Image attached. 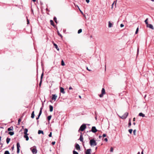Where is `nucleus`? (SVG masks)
<instances>
[{
  "instance_id": "47",
  "label": "nucleus",
  "mask_w": 154,
  "mask_h": 154,
  "mask_svg": "<svg viewBox=\"0 0 154 154\" xmlns=\"http://www.w3.org/2000/svg\"><path fill=\"white\" fill-rule=\"evenodd\" d=\"M106 134H103V136H102L103 137H106Z\"/></svg>"
},
{
  "instance_id": "1",
  "label": "nucleus",
  "mask_w": 154,
  "mask_h": 154,
  "mask_svg": "<svg viewBox=\"0 0 154 154\" xmlns=\"http://www.w3.org/2000/svg\"><path fill=\"white\" fill-rule=\"evenodd\" d=\"M90 144L91 147L94 146H96L97 144V143L96 141L94 139H92L90 140Z\"/></svg>"
},
{
  "instance_id": "64",
  "label": "nucleus",
  "mask_w": 154,
  "mask_h": 154,
  "mask_svg": "<svg viewBox=\"0 0 154 154\" xmlns=\"http://www.w3.org/2000/svg\"><path fill=\"white\" fill-rule=\"evenodd\" d=\"M95 118L96 119H96H97V117H96H96H95Z\"/></svg>"
},
{
  "instance_id": "32",
  "label": "nucleus",
  "mask_w": 154,
  "mask_h": 154,
  "mask_svg": "<svg viewBox=\"0 0 154 154\" xmlns=\"http://www.w3.org/2000/svg\"><path fill=\"white\" fill-rule=\"evenodd\" d=\"M148 20V19L147 18L145 20V23L146 24V25L148 24V22H147V20Z\"/></svg>"
},
{
  "instance_id": "21",
  "label": "nucleus",
  "mask_w": 154,
  "mask_h": 154,
  "mask_svg": "<svg viewBox=\"0 0 154 154\" xmlns=\"http://www.w3.org/2000/svg\"><path fill=\"white\" fill-rule=\"evenodd\" d=\"M105 90L104 88H103L101 90V94H105Z\"/></svg>"
},
{
  "instance_id": "54",
  "label": "nucleus",
  "mask_w": 154,
  "mask_h": 154,
  "mask_svg": "<svg viewBox=\"0 0 154 154\" xmlns=\"http://www.w3.org/2000/svg\"><path fill=\"white\" fill-rule=\"evenodd\" d=\"M133 121H135V118H134L133 119Z\"/></svg>"
},
{
  "instance_id": "53",
  "label": "nucleus",
  "mask_w": 154,
  "mask_h": 154,
  "mask_svg": "<svg viewBox=\"0 0 154 154\" xmlns=\"http://www.w3.org/2000/svg\"><path fill=\"white\" fill-rule=\"evenodd\" d=\"M115 1H114V2L112 4V7H113V5H114V3H115Z\"/></svg>"
},
{
  "instance_id": "19",
  "label": "nucleus",
  "mask_w": 154,
  "mask_h": 154,
  "mask_svg": "<svg viewBox=\"0 0 154 154\" xmlns=\"http://www.w3.org/2000/svg\"><path fill=\"white\" fill-rule=\"evenodd\" d=\"M139 116H142L143 117H145V115L142 112H140L139 114Z\"/></svg>"
},
{
  "instance_id": "17",
  "label": "nucleus",
  "mask_w": 154,
  "mask_h": 154,
  "mask_svg": "<svg viewBox=\"0 0 154 154\" xmlns=\"http://www.w3.org/2000/svg\"><path fill=\"white\" fill-rule=\"evenodd\" d=\"M53 45H54L55 47V48L57 49L58 51L59 50V49L58 48V46L56 44H55V43H54Z\"/></svg>"
},
{
  "instance_id": "43",
  "label": "nucleus",
  "mask_w": 154,
  "mask_h": 154,
  "mask_svg": "<svg viewBox=\"0 0 154 154\" xmlns=\"http://www.w3.org/2000/svg\"><path fill=\"white\" fill-rule=\"evenodd\" d=\"M48 136L50 137H51L52 136V132H50V134L48 135Z\"/></svg>"
},
{
  "instance_id": "9",
  "label": "nucleus",
  "mask_w": 154,
  "mask_h": 154,
  "mask_svg": "<svg viewBox=\"0 0 154 154\" xmlns=\"http://www.w3.org/2000/svg\"><path fill=\"white\" fill-rule=\"evenodd\" d=\"M146 26L148 27H149V28L152 29H154V28L153 26L151 24H148L146 25Z\"/></svg>"
},
{
  "instance_id": "38",
  "label": "nucleus",
  "mask_w": 154,
  "mask_h": 154,
  "mask_svg": "<svg viewBox=\"0 0 154 154\" xmlns=\"http://www.w3.org/2000/svg\"><path fill=\"white\" fill-rule=\"evenodd\" d=\"M41 113H39L38 117L36 118L37 120H38V119H39V117L40 116V115H41Z\"/></svg>"
},
{
  "instance_id": "39",
  "label": "nucleus",
  "mask_w": 154,
  "mask_h": 154,
  "mask_svg": "<svg viewBox=\"0 0 154 154\" xmlns=\"http://www.w3.org/2000/svg\"><path fill=\"white\" fill-rule=\"evenodd\" d=\"M73 154H79L78 152L75 150L73 151Z\"/></svg>"
},
{
  "instance_id": "8",
  "label": "nucleus",
  "mask_w": 154,
  "mask_h": 154,
  "mask_svg": "<svg viewBox=\"0 0 154 154\" xmlns=\"http://www.w3.org/2000/svg\"><path fill=\"white\" fill-rule=\"evenodd\" d=\"M60 92L63 93V94H64L65 92L64 91V88L60 87Z\"/></svg>"
},
{
  "instance_id": "41",
  "label": "nucleus",
  "mask_w": 154,
  "mask_h": 154,
  "mask_svg": "<svg viewBox=\"0 0 154 154\" xmlns=\"http://www.w3.org/2000/svg\"><path fill=\"white\" fill-rule=\"evenodd\" d=\"M113 148L112 147H111V148H110V151L111 152H112L113 151Z\"/></svg>"
},
{
  "instance_id": "52",
  "label": "nucleus",
  "mask_w": 154,
  "mask_h": 154,
  "mask_svg": "<svg viewBox=\"0 0 154 154\" xmlns=\"http://www.w3.org/2000/svg\"><path fill=\"white\" fill-rule=\"evenodd\" d=\"M86 69L87 70H88L89 71H91V70L89 69L88 67H86Z\"/></svg>"
},
{
  "instance_id": "37",
  "label": "nucleus",
  "mask_w": 154,
  "mask_h": 154,
  "mask_svg": "<svg viewBox=\"0 0 154 154\" xmlns=\"http://www.w3.org/2000/svg\"><path fill=\"white\" fill-rule=\"evenodd\" d=\"M136 129H134L133 131V134H134V135H136Z\"/></svg>"
},
{
  "instance_id": "42",
  "label": "nucleus",
  "mask_w": 154,
  "mask_h": 154,
  "mask_svg": "<svg viewBox=\"0 0 154 154\" xmlns=\"http://www.w3.org/2000/svg\"><path fill=\"white\" fill-rule=\"evenodd\" d=\"M21 120L20 119H19L18 120V124L19 125L20 123V122Z\"/></svg>"
},
{
  "instance_id": "59",
  "label": "nucleus",
  "mask_w": 154,
  "mask_h": 154,
  "mask_svg": "<svg viewBox=\"0 0 154 154\" xmlns=\"http://www.w3.org/2000/svg\"><path fill=\"white\" fill-rule=\"evenodd\" d=\"M79 97L80 98H81V96H80V95H79Z\"/></svg>"
},
{
  "instance_id": "49",
  "label": "nucleus",
  "mask_w": 154,
  "mask_h": 154,
  "mask_svg": "<svg viewBox=\"0 0 154 154\" xmlns=\"http://www.w3.org/2000/svg\"><path fill=\"white\" fill-rule=\"evenodd\" d=\"M104 140H105V141H106V142H107V141H108L107 139L106 138H105Z\"/></svg>"
},
{
  "instance_id": "44",
  "label": "nucleus",
  "mask_w": 154,
  "mask_h": 154,
  "mask_svg": "<svg viewBox=\"0 0 154 154\" xmlns=\"http://www.w3.org/2000/svg\"><path fill=\"white\" fill-rule=\"evenodd\" d=\"M103 94H101L99 95V96L100 97H102L103 96Z\"/></svg>"
},
{
  "instance_id": "13",
  "label": "nucleus",
  "mask_w": 154,
  "mask_h": 154,
  "mask_svg": "<svg viewBox=\"0 0 154 154\" xmlns=\"http://www.w3.org/2000/svg\"><path fill=\"white\" fill-rule=\"evenodd\" d=\"M79 140H80L82 142V143H84V141H83V137H82V135H81L80 136V138L79 139Z\"/></svg>"
},
{
  "instance_id": "33",
  "label": "nucleus",
  "mask_w": 154,
  "mask_h": 154,
  "mask_svg": "<svg viewBox=\"0 0 154 154\" xmlns=\"http://www.w3.org/2000/svg\"><path fill=\"white\" fill-rule=\"evenodd\" d=\"M54 20L56 23H57V19L56 17L54 18Z\"/></svg>"
},
{
  "instance_id": "40",
  "label": "nucleus",
  "mask_w": 154,
  "mask_h": 154,
  "mask_svg": "<svg viewBox=\"0 0 154 154\" xmlns=\"http://www.w3.org/2000/svg\"><path fill=\"white\" fill-rule=\"evenodd\" d=\"M138 27H137L136 29V32H135V34H137L138 33Z\"/></svg>"
},
{
  "instance_id": "45",
  "label": "nucleus",
  "mask_w": 154,
  "mask_h": 154,
  "mask_svg": "<svg viewBox=\"0 0 154 154\" xmlns=\"http://www.w3.org/2000/svg\"><path fill=\"white\" fill-rule=\"evenodd\" d=\"M124 26V25H123V24H121V25H120V27H123Z\"/></svg>"
},
{
  "instance_id": "25",
  "label": "nucleus",
  "mask_w": 154,
  "mask_h": 154,
  "mask_svg": "<svg viewBox=\"0 0 154 154\" xmlns=\"http://www.w3.org/2000/svg\"><path fill=\"white\" fill-rule=\"evenodd\" d=\"M10 140V139L8 137L6 139V142L7 144L8 143Z\"/></svg>"
},
{
  "instance_id": "26",
  "label": "nucleus",
  "mask_w": 154,
  "mask_h": 154,
  "mask_svg": "<svg viewBox=\"0 0 154 154\" xmlns=\"http://www.w3.org/2000/svg\"><path fill=\"white\" fill-rule=\"evenodd\" d=\"M8 134L11 135L12 136L14 134V132L10 131L9 132Z\"/></svg>"
},
{
  "instance_id": "36",
  "label": "nucleus",
  "mask_w": 154,
  "mask_h": 154,
  "mask_svg": "<svg viewBox=\"0 0 154 154\" xmlns=\"http://www.w3.org/2000/svg\"><path fill=\"white\" fill-rule=\"evenodd\" d=\"M51 116L50 115V116H48V120H50L51 119Z\"/></svg>"
},
{
  "instance_id": "14",
  "label": "nucleus",
  "mask_w": 154,
  "mask_h": 154,
  "mask_svg": "<svg viewBox=\"0 0 154 154\" xmlns=\"http://www.w3.org/2000/svg\"><path fill=\"white\" fill-rule=\"evenodd\" d=\"M49 107L50 109V111L51 112H52L53 110V106L51 105H50L49 106Z\"/></svg>"
},
{
  "instance_id": "18",
  "label": "nucleus",
  "mask_w": 154,
  "mask_h": 154,
  "mask_svg": "<svg viewBox=\"0 0 154 154\" xmlns=\"http://www.w3.org/2000/svg\"><path fill=\"white\" fill-rule=\"evenodd\" d=\"M112 26V24L110 22V21H109L108 22V27L109 28H111Z\"/></svg>"
},
{
  "instance_id": "3",
  "label": "nucleus",
  "mask_w": 154,
  "mask_h": 154,
  "mask_svg": "<svg viewBox=\"0 0 154 154\" xmlns=\"http://www.w3.org/2000/svg\"><path fill=\"white\" fill-rule=\"evenodd\" d=\"M86 125L85 124H82L80 127L79 130L83 131L86 128Z\"/></svg>"
},
{
  "instance_id": "6",
  "label": "nucleus",
  "mask_w": 154,
  "mask_h": 154,
  "mask_svg": "<svg viewBox=\"0 0 154 154\" xmlns=\"http://www.w3.org/2000/svg\"><path fill=\"white\" fill-rule=\"evenodd\" d=\"M91 131L95 133L97 131V130L96 129L95 127L93 126L92 128Z\"/></svg>"
},
{
  "instance_id": "16",
  "label": "nucleus",
  "mask_w": 154,
  "mask_h": 154,
  "mask_svg": "<svg viewBox=\"0 0 154 154\" xmlns=\"http://www.w3.org/2000/svg\"><path fill=\"white\" fill-rule=\"evenodd\" d=\"M43 106H44V104L43 103H42V107H41V108H40V111L39 112V113L42 114V109H43Z\"/></svg>"
},
{
  "instance_id": "48",
  "label": "nucleus",
  "mask_w": 154,
  "mask_h": 154,
  "mask_svg": "<svg viewBox=\"0 0 154 154\" xmlns=\"http://www.w3.org/2000/svg\"><path fill=\"white\" fill-rule=\"evenodd\" d=\"M86 2L88 3H89V2H90V0H86Z\"/></svg>"
},
{
  "instance_id": "57",
  "label": "nucleus",
  "mask_w": 154,
  "mask_h": 154,
  "mask_svg": "<svg viewBox=\"0 0 154 154\" xmlns=\"http://www.w3.org/2000/svg\"><path fill=\"white\" fill-rule=\"evenodd\" d=\"M133 124V125H135V122H134Z\"/></svg>"
},
{
  "instance_id": "50",
  "label": "nucleus",
  "mask_w": 154,
  "mask_h": 154,
  "mask_svg": "<svg viewBox=\"0 0 154 154\" xmlns=\"http://www.w3.org/2000/svg\"><path fill=\"white\" fill-rule=\"evenodd\" d=\"M27 24H29V21L28 19L27 18Z\"/></svg>"
},
{
  "instance_id": "7",
  "label": "nucleus",
  "mask_w": 154,
  "mask_h": 154,
  "mask_svg": "<svg viewBox=\"0 0 154 154\" xmlns=\"http://www.w3.org/2000/svg\"><path fill=\"white\" fill-rule=\"evenodd\" d=\"M43 75H44L43 72L42 73V74H41V76L40 81V83H39V85L40 87L41 86V84H42V79L43 78Z\"/></svg>"
},
{
  "instance_id": "63",
  "label": "nucleus",
  "mask_w": 154,
  "mask_h": 154,
  "mask_svg": "<svg viewBox=\"0 0 154 154\" xmlns=\"http://www.w3.org/2000/svg\"><path fill=\"white\" fill-rule=\"evenodd\" d=\"M152 2H154V0H151Z\"/></svg>"
},
{
  "instance_id": "29",
  "label": "nucleus",
  "mask_w": 154,
  "mask_h": 154,
  "mask_svg": "<svg viewBox=\"0 0 154 154\" xmlns=\"http://www.w3.org/2000/svg\"><path fill=\"white\" fill-rule=\"evenodd\" d=\"M61 65L63 66H64L65 65L64 61L63 60L61 61Z\"/></svg>"
},
{
  "instance_id": "23",
  "label": "nucleus",
  "mask_w": 154,
  "mask_h": 154,
  "mask_svg": "<svg viewBox=\"0 0 154 154\" xmlns=\"http://www.w3.org/2000/svg\"><path fill=\"white\" fill-rule=\"evenodd\" d=\"M13 127H11L8 129V130L9 131L13 130Z\"/></svg>"
},
{
  "instance_id": "58",
  "label": "nucleus",
  "mask_w": 154,
  "mask_h": 154,
  "mask_svg": "<svg viewBox=\"0 0 154 154\" xmlns=\"http://www.w3.org/2000/svg\"><path fill=\"white\" fill-rule=\"evenodd\" d=\"M137 154H140V152H138V153H137Z\"/></svg>"
},
{
  "instance_id": "15",
  "label": "nucleus",
  "mask_w": 154,
  "mask_h": 154,
  "mask_svg": "<svg viewBox=\"0 0 154 154\" xmlns=\"http://www.w3.org/2000/svg\"><path fill=\"white\" fill-rule=\"evenodd\" d=\"M28 134H25L24 136V138H26V140L27 141L29 140V137L28 136Z\"/></svg>"
},
{
  "instance_id": "27",
  "label": "nucleus",
  "mask_w": 154,
  "mask_h": 154,
  "mask_svg": "<svg viewBox=\"0 0 154 154\" xmlns=\"http://www.w3.org/2000/svg\"><path fill=\"white\" fill-rule=\"evenodd\" d=\"M50 22L51 24L53 26H54V23L53 21L52 20H51L50 21Z\"/></svg>"
},
{
  "instance_id": "4",
  "label": "nucleus",
  "mask_w": 154,
  "mask_h": 154,
  "mask_svg": "<svg viewBox=\"0 0 154 154\" xmlns=\"http://www.w3.org/2000/svg\"><path fill=\"white\" fill-rule=\"evenodd\" d=\"M128 113L127 112H125L122 116L120 117L122 119H125L127 117Z\"/></svg>"
},
{
  "instance_id": "12",
  "label": "nucleus",
  "mask_w": 154,
  "mask_h": 154,
  "mask_svg": "<svg viewBox=\"0 0 154 154\" xmlns=\"http://www.w3.org/2000/svg\"><path fill=\"white\" fill-rule=\"evenodd\" d=\"M91 149H88L87 150L85 154H91Z\"/></svg>"
},
{
  "instance_id": "46",
  "label": "nucleus",
  "mask_w": 154,
  "mask_h": 154,
  "mask_svg": "<svg viewBox=\"0 0 154 154\" xmlns=\"http://www.w3.org/2000/svg\"><path fill=\"white\" fill-rule=\"evenodd\" d=\"M55 141L52 142V145H54L55 144Z\"/></svg>"
},
{
  "instance_id": "60",
  "label": "nucleus",
  "mask_w": 154,
  "mask_h": 154,
  "mask_svg": "<svg viewBox=\"0 0 154 154\" xmlns=\"http://www.w3.org/2000/svg\"><path fill=\"white\" fill-rule=\"evenodd\" d=\"M32 1H33V2H35L36 0H32Z\"/></svg>"
},
{
  "instance_id": "22",
  "label": "nucleus",
  "mask_w": 154,
  "mask_h": 154,
  "mask_svg": "<svg viewBox=\"0 0 154 154\" xmlns=\"http://www.w3.org/2000/svg\"><path fill=\"white\" fill-rule=\"evenodd\" d=\"M28 131V130L27 129H26V128L24 130V133L25 134H27Z\"/></svg>"
},
{
  "instance_id": "61",
  "label": "nucleus",
  "mask_w": 154,
  "mask_h": 154,
  "mask_svg": "<svg viewBox=\"0 0 154 154\" xmlns=\"http://www.w3.org/2000/svg\"><path fill=\"white\" fill-rule=\"evenodd\" d=\"M1 137H0V141H1Z\"/></svg>"
},
{
  "instance_id": "20",
  "label": "nucleus",
  "mask_w": 154,
  "mask_h": 154,
  "mask_svg": "<svg viewBox=\"0 0 154 154\" xmlns=\"http://www.w3.org/2000/svg\"><path fill=\"white\" fill-rule=\"evenodd\" d=\"M38 134H44V132L42 131L39 130L38 132Z\"/></svg>"
},
{
  "instance_id": "2",
  "label": "nucleus",
  "mask_w": 154,
  "mask_h": 154,
  "mask_svg": "<svg viewBox=\"0 0 154 154\" xmlns=\"http://www.w3.org/2000/svg\"><path fill=\"white\" fill-rule=\"evenodd\" d=\"M34 148H31L30 149V150L32 151L33 154H36L37 152L36 147L35 146H34Z\"/></svg>"
},
{
  "instance_id": "31",
  "label": "nucleus",
  "mask_w": 154,
  "mask_h": 154,
  "mask_svg": "<svg viewBox=\"0 0 154 154\" xmlns=\"http://www.w3.org/2000/svg\"><path fill=\"white\" fill-rule=\"evenodd\" d=\"M82 29H80L78 31V34H79L82 32Z\"/></svg>"
},
{
  "instance_id": "55",
  "label": "nucleus",
  "mask_w": 154,
  "mask_h": 154,
  "mask_svg": "<svg viewBox=\"0 0 154 154\" xmlns=\"http://www.w3.org/2000/svg\"><path fill=\"white\" fill-rule=\"evenodd\" d=\"M137 54L138 53V52H139V49H138V48H137Z\"/></svg>"
},
{
  "instance_id": "35",
  "label": "nucleus",
  "mask_w": 154,
  "mask_h": 154,
  "mask_svg": "<svg viewBox=\"0 0 154 154\" xmlns=\"http://www.w3.org/2000/svg\"><path fill=\"white\" fill-rule=\"evenodd\" d=\"M57 32V34H58V35H59L60 37H61V38H62V35L61 34H60L59 31H58Z\"/></svg>"
},
{
  "instance_id": "24",
  "label": "nucleus",
  "mask_w": 154,
  "mask_h": 154,
  "mask_svg": "<svg viewBox=\"0 0 154 154\" xmlns=\"http://www.w3.org/2000/svg\"><path fill=\"white\" fill-rule=\"evenodd\" d=\"M34 116H35V115L34 114V111H33L31 114V117L33 119V118H34Z\"/></svg>"
},
{
  "instance_id": "11",
  "label": "nucleus",
  "mask_w": 154,
  "mask_h": 154,
  "mask_svg": "<svg viewBox=\"0 0 154 154\" xmlns=\"http://www.w3.org/2000/svg\"><path fill=\"white\" fill-rule=\"evenodd\" d=\"M75 147L76 149L78 150H79L80 149V146L78 144H76Z\"/></svg>"
},
{
  "instance_id": "62",
  "label": "nucleus",
  "mask_w": 154,
  "mask_h": 154,
  "mask_svg": "<svg viewBox=\"0 0 154 154\" xmlns=\"http://www.w3.org/2000/svg\"><path fill=\"white\" fill-rule=\"evenodd\" d=\"M90 37L91 38L92 37V36L91 35L90 36Z\"/></svg>"
},
{
  "instance_id": "51",
  "label": "nucleus",
  "mask_w": 154,
  "mask_h": 154,
  "mask_svg": "<svg viewBox=\"0 0 154 154\" xmlns=\"http://www.w3.org/2000/svg\"><path fill=\"white\" fill-rule=\"evenodd\" d=\"M69 90H71V89H72V87L71 86H70L69 88Z\"/></svg>"
},
{
  "instance_id": "5",
  "label": "nucleus",
  "mask_w": 154,
  "mask_h": 154,
  "mask_svg": "<svg viewBox=\"0 0 154 154\" xmlns=\"http://www.w3.org/2000/svg\"><path fill=\"white\" fill-rule=\"evenodd\" d=\"M17 153H19L20 152V144L19 143L17 142Z\"/></svg>"
},
{
  "instance_id": "10",
  "label": "nucleus",
  "mask_w": 154,
  "mask_h": 154,
  "mask_svg": "<svg viewBox=\"0 0 154 154\" xmlns=\"http://www.w3.org/2000/svg\"><path fill=\"white\" fill-rule=\"evenodd\" d=\"M52 100H54L55 101L56 100V98L57 97V96L55 94H52Z\"/></svg>"
},
{
  "instance_id": "28",
  "label": "nucleus",
  "mask_w": 154,
  "mask_h": 154,
  "mask_svg": "<svg viewBox=\"0 0 154 154\" xmlns=\"http://www.w3.org/2000/svg\"><path fill=\"white\" fill-rule=\"evenodd\" d=\"M129 123H128V127H130L131 125V119H129Z\"/></svg>"
},
{
  "instance_id": "34",
  "label": "nucleus",
  "mask_w": 154,
  "mask_h": 154,
  "mask_svg": "<svg viewBox=\"0 0 154 154\" xmlns=\"http://www.w3.org/2000/svg\"><path fill=\"white\" fill-rule=\"evenodd\" d=\"M133 131V130L132 129H129L128 130V131L130 134H131L132 133V131Z\"/></svg>"
},
{
  "instance_id": "30",
  "label": "nucleus",
  "mask_w": 154,
  "mask_h": 154,
  "mask_svg": "<svg viewBox=\"0 0 154 154\" xmlns=\"http://www.w3.org/2000/svg\"><path fill=\"white\" fill-rule=\"evenodd\" d=\"M4 154H10V153L7 150L5 151Z\"/></svg>"
},
{
  "instance_id": "56",
  "label": "nucleus",
  "mask_w": 154,
  "mask_h": 154,
  "mask_svg": "<svg viewBox=\"0 0 154 154\" xmlns=\"http://www.w3.org/2000/svg\"><path fill=\"white\" fill-rule=\"evenodd\" d=\"M141 154H143V151L141 152Z\"/></svg>"
}]
</instances>
